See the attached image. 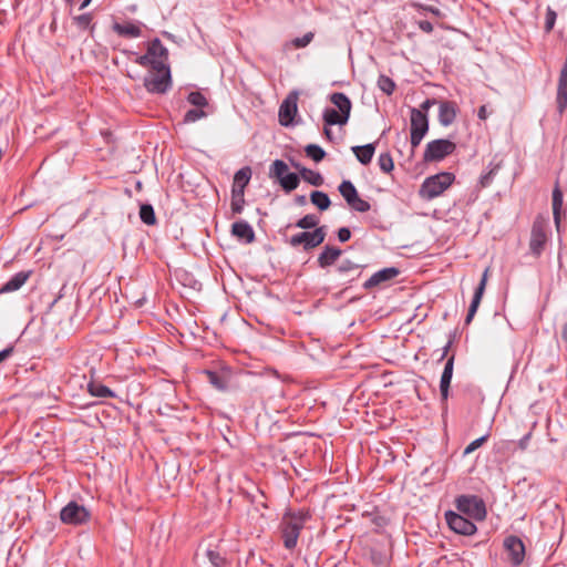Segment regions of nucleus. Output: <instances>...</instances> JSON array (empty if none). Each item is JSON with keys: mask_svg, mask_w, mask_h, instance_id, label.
Returning a JSON list of instances; mask_svg holds the SVG:
<instances>
[{"mask_svg": "<svg viewBox=\"0 0 567 567\" xmlns=\"http://www.w3.org/2000/svg\"><path fill=\"white\" fill-rule=\"evenodd\" d=\"M330 102L336 106V110L349 114L351 113L352 103L350 99L341 92H336L330 95Z\"/></svg>", "mask_w": 567, "mask_h": 567, "instance_id": "4be33fe9", "label": "nucleus"}, {"mask_svg": "<svg viewBox=\"0 0 567 567\" xmlns=\"http://www.w3.org/2000/svg\"><path fill=\"white\" fill-rule=\"evenodd\" d=\"M478 117L481 120H486L487 117V110H486V106L485 105H482L480 109H478Z\"/></svg>", "mask_w": 567, "mask_h": 567, "instance_id": "052dcab7", "label": "nucleus"}, {"mask_svg": "<svg viewBox=\"0 0 567 567\" xmlns=\"http://www.w3.org/2000/svg\"><path fill=\"white\" fill-rule=\"evenodd\" d=\"M429 122L424 112L419 109L411 111V145L416 147L420 145L422 138L427 133Z\"/></svg>", "mask_w": 567, "mask_h": 567, "instance_id": "423d86ee", "label": "nucleus"}, {"mask_svg": "<svg viewBox=\"0 0 567 567\" xmlns=\"http://www.w3.org/2000/svg\"><path fill=\"white\" fill-rule=\"evenodd\" d=\"M341 255V249L337 247H324L323 251L318 257L320 267L324 268L332 265Z\"/></svg>", "mask_w": 567, "mask_h": 567, "instance_id": "b1692460", "label": "nucleus"}, {"mask_svg": "<svg viewBox=\"0 0 567 567\" xmlns=\"http://www.w3.org/2000/svg\"><path fill=\"white\" fill-rule=\"evenodd\" d=\"M205 556L208 560L207 567H225L227 559L217 549H207Z\"/></svg>", "mask_w": 567, "mask_h": 567, "instance_id": "cd10ccee", "label": "nucleus"}, {"mask_svg": "<svg viewBox=\"0 0 567 567\" xmlns=\"http://www.w3.org/2000/svg\"><path fill=\"white\" fill-rule=\"evenodd\" d=\"M251 178V169L246 166L239 169L234 176V183L231 190H243L245 192V187L248 185Z\"/></svg>", "mask_w": 567, "mask_h": 567, "instance_id": "393cba45", "label": "nucleus"}, {"mask_svg": "<svg viewBox=\"0 0 567 567\" xmlns=\"http://www.w3.org/2000/svg\"><path fill=\"white\" fill-rule=\"evenodd\" d=\"M135 62L138 64V65H142V66H151V70L153 68H158L159 63L156 62V61H152L151 56L148 55V53L146 52L144 55H141V56H137Z\"/></svg>", "mask_w": 567, "mask_h": 567, "instance_id": "49530a36", "label": "nucleus"}, {"mask_svg": "<svg viewBox=\"0 0 567 567\" xmlns=\"http://www.w3.org/2000/svg\"><path fill=\"white\" fill-rule=\"evenodd\" d=\"M453 364H454V357H451L446 361L442 377H441L440 390H441V395H442L443 400H446L449 396V389H450V384H451V380H452V375H453Z\"/></svg>", "mask_w": 567, "mask_h": 567, "instance_id": "412c9836", "label": "nucleus"}, {"mask_svg": "<svg viewBox=\"0 0 567 567\" xmlns=\"http://www.w3.org/2000/svg\"><path fill=\"white\" fill-rule=\"evenodd\" d=\"M299 93L297 91L290 92L279 106V123L282 126L292 124L293 118L298 112Z\"/></svg>", "mask_w": 567, "mask_h": 567, "instance_id": "6e6552de", "label": "nucleus"}, {"mask_svg": "<svg viewBox=\"0 0 567 567\" xmlns=\"http://www.w3.org/2000/svg\"><path fill=\"white\" fill-rule=\"evenodd\" d=\"M318 223H319V219L316 215L308 214V215L303 216L302 218H300L297 221L296 226L299 228H302V229H310V228L317 227Z\"/></svg>", "mask_w": 567, "mask_h": 567, "instance_id": "a19ab883", "label": "nucleus"}, {"mask_svg": "<svg viewBox=\"0 0 567 567\" xmlns=\"http://www.w3.org/2000/svg\"><path fill=\"white\" fill-rule=\"evenodd\" d=\"M306 155L313 159L315 162H320L324 158L326 152L316 144H309L305 148Z\"/></svg>", "mask_w": 567, "mask_h": 567, "instance_id": "e433bc0d", "label": "nucleus"}, {"mask_svg": "<svg viewBox=\"0 0 567 567\" xmlns=\"http://www.w3.org/2000/svg\"><path fill=\"white\" fill-rule=\"evenodd\" d=\"M231 233L238 239L245 240L248 244L255 240L254 229L247 221L240 220L234 223L231 226Z\"/></svg>", "mask_w": 567, "mask_h": 567, "instance_id": "f3484780", "label": "nucleus"}, {"mask_svg": "<svg viewBox=\"0 0 567 567\" xmlns=\"http://www.w3.org/2000/svg\"><path fill=\"white\" fill-rule=\"evenodd\" d=\"M456 506L460 512L476 520H483L486 517L485 504L477 496H460L456 499Z\"/></svg>", "mask_w": 567, "mask_h": 567, "instance_id": "20e7f679", "label": "nucleus"}, {"mask_svg": "<svg viewBox=\"0 0 567 567\" xmlns=\"http://www.w3.org/2000/svg\"><path fill=\"white\" fill-rule=\"evenodd\" d=\"M529 436L530 434H527L526 436H524L520 441H519V447L522 450H525L526 446H527V443H528V440H529Z\"/></svg>", "mask_w": 567, "mask_h": 567, "instance_id": "680f3d73", "label": "nucleus"}, {"mask_svg": "<svg viewBox=\"0 0 567 567\" xmlns=\"http://www.w3.org/2000/svg\"><path fill=\"white\" fill-rule=\"evenodd\" d=\"M113 30L124 38H138L142 34L141 24L134 22L114 23Z\"/></svg>", "mask_w": 567, "mask_h": 567, "instance_id": "6ab92c4d", "label": "nucleus"}, {"mask_svg": "<svg viewBox=\"0 0 567 567\" xmlns=\"http://www.w3.org/2000/svg\"><path fill=\"white\" fill-rule=\"evenodd\" d=\"M488 271H489V268H486L485 271L483 272L482 279L480 281L478 287H482V291H485L487 278H488Z\"/></svg>", "mask_w": 567, "mask_h": 567, "instance_id": "13d9d810", "label": "nucleus"}, {"mask_svg": "<svg viewBox=\"0 0 567 567\" xmlns=\"http://www.w3.org/2000/svg\"><path fill=\"white\" fill-rule=\"evenodd\" d=\"M309 519L308 513H287L281 520V537L284 546L287 549H293L297 546L298 537L306 522Z\"/></svg>", "mask_w": 567, "mask_h": 567, "instance_id": "f257e3e1", "label": "nucleus"}, {"mask_svg": "<svg viewBox=\"0 0 567 567\" xmlns=\"http://www.w3.org/2000/svg\"><path fill=\"white\" fill-rule=\"evenodd\" d=\"M351 237V231L349 228L347 227H342L338 230V238L341 243H346L350 239Z\"/></svg>", "mask_w": 567, "mask_h": 567, "instance_id": "864d4df0", "label": "nucleus"}, {"mask_svg": "<svg viewBox=\"0 0 567 567\" xmlns=\"http://www.w3.org/2000/svg\"><path fill=\"white\" fill-rule=\"evenodd\" d=\"M419 28L426 33H431L433 31L432 23L425 20L419 22Z\"/></svg>", "mask_w": 567, "mask_h": 567, "instance_id": "6e6d98bb", "label": "nucleus"}, {"mask_svg": "<svg viewBox=\"0 0 567 567\" xmlns=\"http://www.w3.org/2000/svg\"><path fill=\"white\" fill-rule=\"evenodd\" d=\"M455 144L449 140H435L426 145L423 159L425 162L441 161L455 151Z\"/></svg>", "mask_w": 567, "mask_h": 567, "instance_id": "0eeeda50", "label": "nucleus"}, {"mask_svg": "<svg viewBox=\"0 0 567 567\" xmlns=\"http://www.w3.org/2000/svg\"><path fill=\"white\" fill-rule=\"evenodd\" d=\"M315 34L312 32H307L301 38H296L291 41L293 48H305L307 47L313 39Z\"/></svg>", "mask_w": 567, "mask_h": 567, "instance_id": "a18cd8bd", "label": "nucleus"}, {"mask_svg": "<svg viewBox=\"0 0 567 567\" xmlns=\"http://www.w3.org/2000/svg\"><path fill=\"white\" fill-rule=\"evenodd\" d=\"M245 192L238 189V190H231V210L235 214H239L244 209L245 205Z\"/></svg>", "mask_w": 567, "mask_h": 567, "instance_id": "c9c22d12", "label": "nucleus"}, {"mask_svg": "<svg viewBox=\"0 0 567 567\" xmlns=\"http://www.w3.org/2000/svg\"><path fill=\"white\" fill-rule=\"evenodd\" d=\"M89 509L76 502L68 503L60 512V519L68 525H82L90 520Z\"/></svg>", "mask_w": 567, "mask_h": 567, "instance_id": "39448f33", "label": "nucleus"}, {"mask_svg": "<svg viewBox=\"0 0 567 567\" xmlns=\"http://www.w3.org/2000/svg\"><path fill=\"white\" fill-rule=\"evenodd\" d=\"M326 233L322 227L316 228L313 231H303L290 238V245L297 247L302 245L305 249H311L323 243Z\"/></svg>", "mask_w": 567, "mask_h": 567, "instance_id": "1a4fd4ad", "label": "nucleus"}, {"mask_svg": "<svg viewBox=\"0 0 567 567\" xmlns=\"http://www.w3.org/2000/svg\"><path fill=\"white\" fill-rule=\"evenodd\" d=\"M379 167L384 173H391L394 168L392 156L389 153L380 154L378 158Z\"/></svg>", "mask_w": 567, "mask_h": 567, "instance_id": "58836bf2", "label": "nucleus"}, {"mask_svg": "<svg viewBox=\"0 0 567 567\" xmlns=\"http://www.w3.org/2000/svg\"><path fill=\"white\" fill-rule=\"evenodd\" d=\"M323 132L328 138H331V130L327 125H324Z\"/></svg>", "mask_w": 567, "mask_h": 567, "instance_id": "0e129e2a", "label": "nucleus"}, {"mask_svg": "<svg viewBox=\"0 0 567 567\" xmlns=\"http://www.w3.org/2000/svg\"><path fill=\"white\" fill-rule=\"evenodd\" d=\"M488 435H483L476 440H474L473 442H471L464 450V455H467V454H471L472 452H474L475 450H477L478 447H481L483 445V443L487 440Z\"/></svg>", "mask_w": 567, "mask_h": 567, "instance_id": "de8ad7c7", "label": "nucleus"}, {"mask_svg": "<svg viewBox=\"0 0 567 567\" xmlns=\"http://www.w3.org/2000/svg\"><path fill=\"white\" fill-rule=\"evenodd\" d=\"M74 21L78 24V27H80L81 29H86V28H89V25L92 21V17H91V14L85 13V14L75 17Z\"/></svg>", "mask_w": 567, "mask_h": 567, "instance_id": "09e8293b", "label": "nucleus"}, {"mask_svg": "<svg viewBox=\"0 0 567 567\" xmlns=\"http://www.w3.org/2000/svg\"><path fill=\"white\" fill-rule=\"evenodd\" d=\"M454 175L443 172L427 177L420 188V195L426 199H433L443 194L453 183Z\"/></svg>", "mask_w": 567, "mask_h": 567, "instance_id": "f03ea898", "label": "nucleus"}, {"mask_svg": "<svg viewBox=\"0 0 567 567\" xmlns=\"http://www.w3.org/2000/svg\"><path fill=\"white\" fill-rule=\"evenodd\" d=\"M415 8L426 10L435 16H440L441 12L437 8L431 7V6H423V4H414Z\"/></svg>", "mask_w": 567, "mask_h": 567, "instance_id": "5fc2aeb1", "label": "nucleus"}, {"mask_svg": "<svg viewBox=\"0 0 567 567\" xmlns=\"http://www.w3.org/2000/svg\"><path fill=\"white\" fill-rule=\"evenodd\" d=\"M445 519L450 528L457 534L473 535L476 532L474 523L457 513L447 512Z\"/></svg>", "mask_w": 567, "mask_h": 567, "instance_id": "f8f14e48", "label": "nucleus"}, {"mask_svg": "<svg viewBox=\"0 0 567 567\" xmlns=\"http://www.w3.org/2000/svg\"><path fill=\"white\" fill-rule=\"evenodd\" d=\"M353 210H357L359 213H365L370 210L371 206L370 204L362 199L359 195L351 200L350 204H348Z\"/></svg>", "mask_w": 567, "mask_h": 567, "instance_id": "c03bdc74", "label": "nucleus"}, {"mask_svg": "<svg viewBox=\"0 0 567 567\" xmlns=\"http://www.w3.org/2000/svg\"><path fill=\"white\" fill-rule=\"evenodd\" d=\"M310 200L320 210H327L331 204L329 196L326 193L320 192V190H313L310 194Z\"/></svg>", "mask_w": 567, "mask_h": 567, "instance_id": "bb28decb", "label": "nucleus"}, {"mask_svg": "<svg viewBox=\"0 0 567 567\" xmlns=\"http://www.w3.org/2000/svg\"><path fill=\"white\" fill-rule=\"evenodd\" d=\"M87 390H89L90 394L93 396H97V398H113L114 396V392L101 383L91 382L87 384Z\"/></svg>", "mask_w": 567, "mask_h": 567, "instance_id": "c756f323", "label": "nucleus"}, {"mask_svg": "<svg viewBox=\"0 0 567 567\" xmlns=\"http://www.w3.org/2000/svg\"><path fill=\"white\" fill-rule=\"evenodd\" d=\"M140 217L146 225H154L156 221L154 209L147 204L141 206Z\"/></svg>", "mask_w": 567, "mask_h": 567, "instance_id": "4c0bfd02", "label": "nucleus"}, {"mask_svg": "<svg viewBox=\"0 0 567 567\" xmlns=\"http://www.w3.org/2000/svg\"><path fill=\"white\" fill-rule=\"evenodd\" d=\"M300 175L302 179L313 186H321L323 184V177L320 173L309 169V168H302L300 171Z\"/></svg>", "mask_w": 567, "mask_h": 567, "instance_id": "473e14b6", "label": "nucleus"}, {"mask_svg": "<svg viewBox=\"0 0 567 567\" xmlns=\"http://www.w3.org/2000/svg\"><path fill=\"white\" fill-rule=\"evenodd\" d=\"M561 338H563V340H564V341H566V342H567V323H566V324H564V327H563V330H561Z\"/></svg>", "mask_w": 567, "mask_h": 567, "instance_id": "e2e57ef3", "label": "nucleus"}, {"mask_svg": "<svg viewBox=\"0 0 567 567\" xmlns=\"http://www.w3.org/2000/svg\"><path fill=\"white\" fill-rule=\"evenodd\" d=\"M456 118V104L454 102H441L439 121L443 126L451 125Z\"/></svg>", "mask_w": 567, "mask_h": 567, "instance_id": "a211bd4d", "label": "nucleus"}, {"mask_svg": "<svg viewBox=\"0 0 567 567\" xmlns=\"http://www.w3.org/2000/svg\"><path fill=\"white\" fill-rule=\"evenodd\" d=\"M495 173H496V167L491 169L488 173L482 175L481 178H480L481 186L482 187H487L491 184Z\"/></svg>", "mask_w": 567, "mask_h": 567, "instance_id": "603ef678", "label": "nucleus"}, {"mask_svg": "<svg viewBox=\"0 0 567 567\" xmlns=\"http://www.w3.org/2000/svg\"><path fill=\"white\" fill-rule=\"evenodd\" d=\"M504 548L508 559L514 566H518L525 558V545L520 538L511 535L504 539Z\"/></svg>", "mask_w": 567, "mask_h": 567, "instance_id": "9b49d317", "label": "nucleus"}, {"mask_svg": "<svg viewBox=\"0 0 567 567\" xmlns=\"http://www.w3.org/2000/svg\"><path fill=\"white\" fill-rule=\"evenodd\" d=\"M561 207H563V192L560 190L558 185H556V187L553 190V215H554V219H555V223L557 226H559V221H560Z\"/></svg>", "mask_w": 567, "mask_h": 567, "instance_id": "a878e982", "label": "nucleus"}, {"mask_svg": "<svg viewBox=\"0 0 567 567\" xmlns=\"http://www.w3.org/2000/svg\"><path fill=\"white\" fill-rule=\"evenodd\" d=\"M32 271H20L10 278L1 288L0 293L13 292L19 290L30 278Z\"/></svg>", "mask_w": 567, "mask_h": 567, "instance_id": "2eb2a0df", "label": "nucleus"}, {"mask_svg": "<svg viewBox=\"0 0 567 567\" xmlns=\"http://www.w3.org/2000/svg\"><path fill=\"white\" fill-rule=\"evenodd\" d=\"M171 71L168 65L153 68L144 79V86L150 93L163 94L171 87Z\"/></svg>", "mask_w": 567, "mask_h": 567, "instance_id": "7ed1b4c3", "label": "nucleus"}, {"mask_svg": "<svg viewBox=\"0 0 567 567\" xmlns=\"http://www.w3.org/2000/svg\"><path fill=\"white\" fill-rule=\"evenodd\" d=\"M483 295H484V291H482V287H477L475 290V293L473 296L472 302L470 305L467 316L465 318L466 324H468L473 320V318L478 309V306L481 303Z\"/></svg>", "mask_w": 567, "mask_h": 567, "instance_id": "7c9ffc66", "label": "nucleus"}, {"mask_svg": "<svg viewBox=\"0 0 567 567\" xmlns=\"http://www.w3.org/2000/svg\"><path fill=\"white\" fill-rule=\"evenodd\" d=\"M208 382L217 390L225 391L228 388V381L225 377L214 371H205Z\"/></svg>", "mask_w": 567, "mask_h": 567, "instance_id": "c85d7f7f", "label": "nucleus"}, {"mask_svg": "<svg viewBox=\"0 0 567 567\" xmlns=\"http://www.w3.org/2000/svg\"><path fill=\"white\" fill-rule=\"evenodd\" d=\"M91 1H92V0H84V1L82 2V4L80 6V9L82 10V9H84L85 7H87V6L90 4V2H91Z\"/></svg>", "mask_w": 567, "mask_h": 567, "instance_id": "69168bd1", "label": "nucleus"}, {"mask_svg": "<svg viewBox=\"0 0 567 567\" xmlns=\"http://www.w3.org/2000/svg\"><path fill=\"white\" fill-rule=\"evenodd\" d=\"M339 192L341 196L344 198L347 204H350L352 199H354L359 194L354 187V185L350 181H343L339 185Z\"/></svg>", "mask_w": 567, "mask_h": 567, "instance_id": "2f4dec72", "label": "nucleus"}, {"mask_svg": "<svg viewBox=\"0 0 567 567\" xmlns=\"http://www.w3.org/2000/svg\"><path fill=\"white\" fill-rule=\"evenodd\" d=\"M324 125H346L349 121L350 115L341 113L336 109H326L322 114Z\"/></svg>", "mask_w": 567, "mask_h": 567, "instance_id": "aec40b11", "label": "nucleus"}, {"mask_svg": "<svg viewBox=\"0 0 567 567\" xmlns=\"http://www.w3.org/2000/svg\"><path fill=\"white\" fill-rule=\"evenodd\" d=\"M435 103H436V101H435V100H433V99H427V100H425V101L421 104V109H420V110H421L422 112H424V113H425V112H426L430 107H432Z\"/></svg>", "mask_w": 567, "mask_h": 567, "instance_id": "4d7b16f0", "label": "nucleus"}, {"mask_svg": "<svg viewBox=\"0 0 567 567\" xmlns=\"http://www.w3.org/2000/svg\"><path fill=\"white\" fill-rule=\"evenodd\" d=\"M358 265L351 260H343L339 266H338V271L341 272V274H346V272H349V271H353V270H357L358 269Z\"/></svg>", "mask_w": 567, "mask_h": 567, "instance_id": "8fccbe9b", "label": "nucleus"}, {"mask_svg": "<svg viewBox=\"0 0 567 567\" xmlns=\"http://www.w3.org/2000/svg\"><path fill=\"white\" fill-rule=\"evenodd\" d=\"M378 86L382 92H384L388 95L392 94L395 89V84H394L393 80L386 75L379 76Z\"/></svg>", "mask_w": 567, "mask_h": 567, "instance_id": "ea45409f", "label": "nucleus"}, {"mask_svg": "<svg viewBox=\"0 0 567 567\" xmlns=\"http://www.w3.org/2000/svg\"><path fill=\"white\" fill-rule=\"evenodd\" d=\"M152 61H156L159 65H166L167 60V49L162 44L159 39H154L148 43L147 51Z\"/></svg>", "mask_w": 567, "mask_h": 567, "instance_id": "dca6fc26", "label": "nucleus"}, {"mask_svg": "<svg viewBox=\"0 0 567 567\" xmlns=\"http://www.w3.org/2000/svg\"><path fill=\"white\" fill-rule=\"evenodd\" d=\"M288 165L281 161V159H276L271 166H270V172H269V175L271 178H276V179H280L282 178L286 174H288Z\"/></svg>", "mask_w": 567, "mask_h": 567, "instance_id": "72a5a7b5", "label": "nucleus"}, {"mask_svg": "<svg viewBox=\"0 0 567 567\" xmlns=\"http://www.w3.org/2000/svg\"><path fill=\"white\" fill-rule=\"evenodd\" d=\"M352 152L361 164L368 165L374 155L375 146L372 143L362 146H353Z\"/></svg>", "mask_w": 567, "mask_h": 567, "instance_id": "5701e85b", "label": "nucleus"}, {"mask_svg": "<svg viewBox=\"0 0 567 567\" xmlns=\"http://www.w3.org/2000/svg\"><path fill=\"white\" fill-rule=\"evenodd\" d=\"M399 275V270L394 267L384 268L373 274L364 284L365 288L375 287L382 282L389 281Z\"/></svg>", "mask_w": 567, "mask_h": 567, "instance_id": "4468645a", "label": "nucleus"}, {"mask_svg": "<svg viewBox=\"0 0 567 567\" xmlns=\"http://www.w3.org/2000/svg\"><path fill=\"white\" fill-rule=\"evenodd\" d=\"M207 113L199 109H193L186 112L184 116V123H194L203 117H205Z\"/></svg>", "mask_w": 567, "mask_h": 567, "instance_id": "37998d69", "label": "nucleus"}, {"mask_svg": "<svg viewBox=\"0 0 567 567\" xmlns=\"http://www.w3.org/2000/svg\"><path fill=\"white\" fill-rule=\"evenodd\" d=\"M305 202H306V197L305 196L298 197V203L299 204H305Z\"/></svg>", "mask_w": 567, "mask_h": 567, "instance_id": "338daca9", "label": "nucleus"}, {"mask_svg": "<svg viewBox=\"0 0 567 567\" xmlns=\"http://www.w3.org/2000/svg\"><path fill=\"white\" fill-rule=\"evenodd\" d=\"M12 353V348L0 351V363L3 362Z\"/></svg>", "mask_w": 567, "mask_h": 567, "instance_id": "bf43d9fd", "label": "nucleus"}, {"mask_svg": "<svg viewBox=\"0 0 567 567\" xmlns=\"http://www.w3.org/2000/svg\"><path fill=\"white\" fill-rule=\"evenodd\" d=\"M557 106L560 113L567 107V55L558 79Z\"/></svg>", "mask_w": 567, "mask_h": 567, "instance_id": "ddd939ff", "label": "nucleus"}, {"mask_svg": "<svg viewBox=\"0 0 567 567\" xmlns=\"http://www.w3.org/2000/svg\"><path fill=\"white\" fill-rule=\"evenodd\" d=\"M555 21H556L555 11H553L551 9H548L547 14H546V22H545L546 31H550L554 28Z\"/></svg>", "mask_w": 567, "mask_h": 567, "instance_id": "3c124183", "label": "nucleus"}, {"mask_svg": "<svg viewBox=\"0 0 567 567\" xmlns=\"http://www.w3.org/2000/svg\"><path fill=\"white\" fill-rule=\"evenodd\" d=\"M546 227V220L543 218H537L533 224L529 248L530 251L536 256L542 254L547 241Z\"/></svg>", "mask_w": 567, "mask_h": 567, "instance_id": "9d476101", "label": "nucleus"}, {"mask_svg": "<svg viewBox=\"0 0 567 567\" xmlns=\"http://www.w3.org/2000/svg\"><path fill=\"white\" fill-rule=\"evenodd\" d=\"M278 182H279L280 186L286 192H291V190H293V189H296L298 187V185H299V177L295 173H288L282 178H280Z\"/></svg>", "mask_w": 567, "mask_h": 567, "instance_id": "f704fd0d", "label": "nucleus"}, {"mask_svg": "<svg viewBox=\"0 0 567 567\" xmlns=\"http://www.w3.org/2000/svg\"><path fill=\"white\" fill-rule=\"evenodd\" d=\"M187 100L190 104L200 109L208 104L207 99L200 92H190Z\"/></svg>", "mask_w": 567, "mask_h": 567, "instance_id": "79ce46f5", "label": "nucleus"}]
</instances>
